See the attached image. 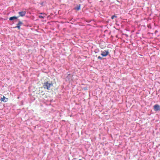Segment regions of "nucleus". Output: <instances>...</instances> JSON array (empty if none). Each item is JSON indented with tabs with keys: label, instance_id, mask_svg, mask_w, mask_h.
<instances>
[{
	"label": "nucleus",
	"instance_id": "obj_1",
	"mask_svg": "<svg viewBox=\"0 0 160 160\" xmlns=\"http://www.w3.org/2000/svg\"><path fill=\"white\" fill-rule=\"evenodd\" d=\"M53 84L52 82L47 81L43 83V87L45 89L52 90L53 87Z\"/></svg>",
	"mask_w": 160,
	"mask_h": 160
},
{
	"label": "nucleus",
	"instance_id": "obj_2",
	"mask_svg": "<svg viewBox=\"0 0 160 160\" xmlns=\"http://www.w3.org/2000/svg\"><path fill=\"white\" fill-rule=\"evenodd\" d=\"M109 52L108 51L105 50L103 51H102L101 55L103 57H106L108 55Z\"/></svg>",
	"mask_w": 160,
	"mask_h": 160
},
{
	"label": "nucleus",
	"instance_id": "obj_3",
	"mask_svg": "<svg viewBox=\"0 0 160 160\" xmlns=\"http://www.w3.org/2000/svg\"><path fill=\"white\" fill-rule=\"evenodd\" d=\"M154 109L155 111H157L160 110V106L158 104L155 105L154 106Z\"/></svg>",
	"mask_w": 160,
	"mask_h": 160
},
{
	"label": "nucleus",
	"instance_id": "obj_4",
	"mask_svg": "<svg viewBox=\"0 0 160 160\" xmlns=\"http://www.w3.org/2000/svg\"><path fill=\"white\" fill-rule=\"evenodd\" d=\"M22 22L20 21L18 22V23L17 24V26L15 27V28H18V29H20V26L22 24Z\"/></svg>",
	"mask_w": 160,
	"mask_h": 160
},
{
	"label": "nucleus",
	"instance_id": "obj_5",
	"mask_svg": "<svg viewBox=\"0 0 160 160\" xmlns=\"http://www.w3.org/2000/svg\"><path fill=\"white\" fill-rule=\"evenodd\" d=\"M8 98H6L4 96H3V97L0 100L1 102H6L8 101Z\"/></svg>",
	"mask_w": 160,
	"mask_h": 160
},
{
	"label": "nucleus",
	"instance_id": "obj_6",
	"mask_svg": "<svg viewBox=\"0 0 160 160\" xmlns=\"http://www.w3.org/2000/svg\"><path fill=\"white\" fill-rule=\"evenodd\" d=\"M26 12L25 11H22L18 12V14L20 16L23 17L26 14Z\"/></svg>",
	"mask_w": 160,
	"mask_h": 160
},
{
	"label": "nucleus",
	"instance_id": "obj_7",
	"mask_svg": "<svg viewBox=\"0 0 160 160\" xmlns=\"http://www.w3.org/2000/svg\"><path fill=\"white\" fill-rule=\"evenodd\" d=\"M17 17L16 16H13L12 17H11L9 18V20H12L14 19H17Z\"/></svg>",
	"mask_w": 160,
	"mask_h": 160
},
{
	"label": "nucleus",
	"instance_id": "obj_8",
	"mask_svg": "<svg viewBox=\"0 0 160 160\" xmlns=\"http://www.w3.org/2000/svg\"><path fill=\"white\" fill-rule=\"evenodd\" d=\"M117 17V16H115V15H113L111 17V18L113 19L114 18H116Z\"/></svg>",
	"mask_w": 160,
	"mask_h": 160
},
{
	"label": "nucleus",
	"instance_id": "obj_9",
	"mask_svg": "<svg viewBox=\"0 0 160 160\" xmlns=\"http://www.w3.org/2000/svg\"><path fill=\"white\" fill-rule=\"evenodd\" d=\"M80 6H78L77 8H76V9L78 10H79L80 9Z\"/></svg>",
	"mask_w": 160,
	"mask_h": 160
},
{
	"label": "nucleus",
	"instance_id": "obj_10",
	"mask_svg": "<svg viewBox=\"0 0 160 160\" xmlns=\"http://www.w3.org/2000/svg\"><path fill=\"white\" fill-rule=\"evenodd\" d=\"M38 17L41 18H44V17L41 15L39 16Z\"/></svg>",
	"mask_w": 160,
	"mask_h": 160
},
{
	"label": "nucleus",
	"instance_id": "obj_11",
	"mask_svg": "<svg viewBox=\"0 0 160 160\" xmlns=\"http://www.w3.org/2000/svg\"><path fill=\"white\" fill-rule=\"evenodd\" d=\"M98 58L99 59L101 60L102 59V58L100 56H98Z\"/></svg>",
	"mask_w": 160,
	"mask_h": 160
},
{
	"label": "nucleus",
	"instance_id": "obj_12",
	"mask_svg": "<svg viewBox=\"0 0 160 160\" xmlns=\"http://www.w3.org/2000/svg\"><path fill=\"white\" fill-rule=\"evenodd\" d=\"M148 28H151V26L150 25H148Z\"/></svg>",
	"mask_w": 160,
	"mask_h": 160
},
{
	"label": "nucleus",
	"instance_id": "obj_13",
	"mask_svg": "<svg viewBox=\"0 0 160 160\" xmlns=\"http://www.w3.org/2000/svg\"><path fill=\"white\" fill-rule=\"evenodd\" d=\"M41 4L42 5H43V2H42V3H41Z\"/></svg>",
	"mask_w": 160,
	"mask_h": 160
}]
</instances>
